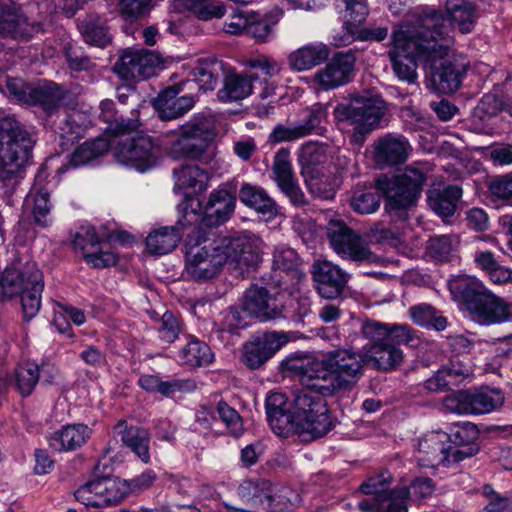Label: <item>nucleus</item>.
<instances>
[{"instance_id":"nucleus-5","label":"nucleus","mask_w":512,"mask_h":512,"mask_svg":"<svg viewBox=\"0 0 512 512\" xmlns=\"http://www.w3.org/2000/svg\"><path fill=\"white\" fill-rule=\"evenodd\" d=\"M384 113V101L376 95H355L350 103H339L333 111L338 125L352 128L350 141L358 145L377 127Z\"/></svg>"},{"instance_id":"nucleus-17","label":"nucleus","mask_w":512,"mask_h":512,"mask_svg":"<svg viewBox=\"0 0 512 512\" xmlns=\"http://www.w3.org/2000/svg\"><path fill=\"white\" fill-rule=\"evenodd\" d=\"M101 240L92 226H81L75 232L72 240L73 248L82 253L87 264L94 268H105L115 265L116 255L99 248Z\"/></svg>"},{"instance_id":"nucleus-40","label":"nucleus","mask_w":512,"mask_h":512,"mask_svg":"<svg viewBox=\"0 0 512 512\" xmlns=\"http://www.w3.org/2000/svg\"><path fill=\"white\" fill-rule=\"evenodd\" d=\"M298 157L304 180L325 170L324 164L327 161V155L321 145L312 142L302 145Z\"/></svg>"},{"instance_id":"nucleus-57","label":"nucleus","mask_w":512,"mask_h":512,"mask_svg":"<svg viewBox=\"0 0 512 512\" xmlns=\"http://www.w3.org/2000/svg\"><path fill=\"white\" fill-rule=\"evenodd\" d=\"M327 111L322 104H315L302 113V118L296 122L302 137L309 136L317 131L322 121L326 118Z\"/></svg>"},{"instance_id":"nucleus-48","label":"nucleus","mask_w":512,"mask_h":512,"mask_svg":"<svg viewBox=\"0 0 512 512\" xmlns=\"http://www.w3.org/2000/svg\"><path fill=\"white\" fill-rule=\"evenodd\" d=\"M181 239L175 227H161L152 231L146 238L147 250L155 255H164L173 251Z\"/></svg>"},{"instance_id":"nucleus-54","label":"nucleus","mask_w":512,"mask_h":512,"mask_svg":"<svg viewBox=\"0 0 512 512\" xmlns=\"http://www.w3.org/2000/svg\"><path fill=\"white\" fill-rule=\"evenodd\" d=\"M272 266L274 271L292 275L293 278L300 277L299 257L297 253L286 245H278L273 252Z\"/></svg>"},{"instance_id":"nucleus-11","label":"nucleus","mask_w":512,"mask_h":512,"mask_svg":"<svg viewBox=\"0 0 512 512\" xmlns=\"http://www.w3.org/2000/svg\"><path fill=\"white\" fill-rule=\"evenodd\" d=\"M471 455L472 451L452 447L447 433L432 431L418 439L415 457L421 467L435 468L440 465L450 466Z\"/></svg>"},{"instance_id":"nucleus-13","label":"nucleus","mask_w":512,"mask_h":512,"mask_svg":"<svg viewBox=\"0 0 512 512\" xmlns=\"http://www.w3.org/2000/svg\"><path fill=\"white\" fill-rule=\"evenodd\" d=\"M115 159L140 172L153 168L159 158V147L148 135L139 134L121 139L114 149Z\"/></svg>"},{"instance_id":"nucleus-19","label":"nucleus","mask_w":512,"mask_h":512,"mask_svg":"<svg viewBox=\"0 0 512 512\" xmlns=\"http://www.w3.org/2000/svg\"><path fill=\"white\" fill-rule=\"evenodd\" d=\"M286 342V336L279 332L254 336L243 345L242 362L250 369H258Z\"/></svg>"},{"instance_id":"nucleus-26","label":"nucleus","mask_w":512,"mask_h":512,"mask_svg":"<svg viewBox=\"0 0 512 512\" xmlns=\"http://www.w3.org/2000/svg\"><path fill=\"white\" fill-rule=\"evenodd\" d=\"M243 309L260 321H267L279 317L283 306L265 288L252 286L244 294Z\"/></svg>"},{"instance_id":"nucleus-32","label":"nucleus","mask_w":512,"mask_h":512,"mask_svg":"<svg viewBox=\"0 0 512 512\" xmlns=\"http://www.w3.org/2000/svg\"><path fill=\"white\" fill-rule=\"evenodd\" d=\"M435 59L431 62H426V66L431 69V85L433 89L442 94H450L455 92L461 83V69L450 61L441 62L437 65L438 61L444 60Z\"/></svg>"},{"instance_id":"nucleus-7","label":"nucleus","mask_w":512,"mask_h":512,"mask_svg":"<svg viewBox=\"0 0 512 512\" xmlns=\"http://www.w3.org/2000/svg\"><path fill=\"white\" fill-rule=\"evenodd\" d=\"M307 389L295 394L292 403L293 434L315 439L327 434L333 424L324 396Z\"/></svg>"},{"instance_id":"nucleus-49","label":"nucleus","mask_w":512,"mask_h":512,"mask_svg":"<svg viewBox=\"0 0 512 512\" xmlns=\"http://www.w3.org/2000/svg\"><path fill=\"white\" fill-rule=\"evenodd\" d=\"M221 69L222 63L215 57L198 59L193 68V76L199 89L203 91L214 90Z\"/></svg>"},{"instance_id":"nucleus-30","label":"nucleus","mask_w":512,"mask_h":512,"mask_svg":"<svg viewBox=\"0 0 512 512\" xmlns=\"http://www.w3.org/2000/svg\"><path fill=\"white\" fill-rule=\"evenodd\" d=\"M45 178V170H39L36 175V183L26 196L24 202L25 208L33 215L35 223L41 227H47L52 223L50 216L51 204L49 203V193L39 184Z\"/></svg>"},{"instance_id":"nucleus-16","label":"nucleus","mask_w":512,"mask_h":512,"mask_svg":"<svg viewBox=\"0 0 512 512\" xmlns=\"http://www.w3.org/2000/svg\"><path fill=\"white\" fill-rule=\"evenodd\" d=\"M355 57L352 53H338L314 74V83L319 90L330 91L344 86L352 80Z\"/></svg>"},{"instance_id":"nucleus-18","label":"nucleus","mask_w":512,"mask_h":512,"mask_svg":"<svg viewBox=\"0 0 512 512\" xmlns=\"http://www.w3.org/2000/svg\"><path fill=\"white\" fill-rule=\"evenodd\" d=\"M311 273L318 293L326 299L339 297L349 280L344 270L328 260L315 261Z\"/></svg>"},{"instance_id":"nucleus-25","label":"nucleus","mask_w":512,"mask_h":512,"mask_svg":"<svg viewBox=\"0 0 512 512\" xmlns=\"http://www.w3.org/2000/svg\"><path fill=\"white\" fill-rule=\"evenodd\" d=\"M54 132L61 139L73 142L80 138L91 120L87 112L76 109L75 105L58 110L55 118L49 120Z\"/></svg>"},{"instance_id":"nucleus-10","label":"nucleus","mask_w":512,"mask_h":512,"mask_svg":"<svg viewBox=\"0 0 512 512\" xmlns=\"http://www.w3.org/2000/svg\"><path fill=\"white\" fill-rule=\"evenodd\" d=\"M326 234L331 248L342 259L358 264H376L380 261V257L370 249L369 243L344 221L330 220Z\"/></svg>"},{"instance_id":"nucleus-44","label":"nucleus","mask_w":512,"mask_h":512,"mask_svg":"<svg viewBox=\"0 0 512 512\" xmlns=\"http://www.w3.org/2000/svg\"><path fill=\"white\" fill-rule=\"evenodd\" d=\"M177 190L191 189L193 192H201L207 188L208 173L196 165H183L173 170Z\"/></svg>"},{"instance_id":"nucleus-62","label":"nucleus","mask_w":512,"mask_h":512,"mask_svg":"<svg viewBox=\"0 0 512 512\" xmlns=\"http://www.w3.org/2000/svg\"><path fill=\"white\" fill-rule=\"evenodd\" d=\"M191 12L202 21H209L214 18H221L225 14V7L212 0H190Z\"/></svg>"},{"instance_id":"nucleus-42","label":"nucleus","mask_w":512,"mask_h":512,"mask_svg":"<svg viewBox=\"0 0 512 512\" xmlns=\"http://www.w3.org/2000/svg\"><path fill=\"white\" fill-rule=\"evenodd\" d=\"M40 271L34 264H27L22 271L17 269H6L3 272L0 287L5 297H13L21 294L31 286L29 283L32 273Z\"/></svg>"},{"instance_id":"nucleus-56","label":"nucleus","mask_w":512,"mask_h":512,"mask_svg":"<svg viewBox=\"0 0 512 512\" xmlns=\"http://www.w3.org/2000/svg\"><path fill=\"white\" fill-rule=\"evenodd\" d=\"M350 207L358 214L375 213L381 204L380 195L372 190L355 189L349 200Z\"/></svg>"},{"instance_id":"nucleus-14","label":"nucleus","mask_w":512,"mask_h":512,"mask_svg":"<svg viewBox=\"0 0 512 512\" xmlns=\"http://www.w3.org/2000/svg\"><path fill=\"white\" fill-rule=\"evenodd\" d=\"M129 486L119 478L102 477L86 482L75 492L76 500L85 506L106 507L122 501Z\"/></svg>"},{"instance_id":"nucleus-6","label":"nucleus","mask_w":512,"mask_h":512,"mask_svg":"<svg viewBox=\"0 0 512 512\" xmlns=\"http://www.w3.org/2000/svg\"><path fill=\"white\" fill-rule=\"evenodd\" d=\"M33 142L14 116L0 117V180L12 179L27 164Z\"/></svg>"},{"instance_id":"nucleus-3","label":"nucleus","mask_w":512,"mask_h":512,"mask_svg":"<svg viewBox=\"0 0 512 512\" xmlns=\"http://www.w3.org/2000/svg\"><path fill=\"white\" fill-rule=\"evenodd\" d=\"M365 365L363 349L338 348L319 359L293 362L288 368L304 388L333 396L353 389L363 377Z\"/></svg>"},{"instance_id":"nucleus-43","label":"nucleus","mask_w":512,"mask_h":512,"mask_svg":"<svg viewBox=\"0 0 512 512\" xmlns=\"http://www.w3.org/2000/svg\"><path fill=\"white\" fill-rule=\"evenodd\" d=\"M91 435V429L84 424L64 426L55 433L51 446L57 450H75L81 447Z\"/></svg>"},{"instance_id":"nucleus-36","label":"nucleus","mask_w":512,"mask_h":512,"mask_svg":"<svg viewBox=\"0 0 512 512\" xmlns=\"http://www.w3.org/2000/svg\"><path fill=\"white\" fill-rule=\"evenodd\" d=\"M362 349L365 364H371L378 370L394 369L403 360L402 351L391 342L382 346H363Z\"/></svg>"},{"instance_id":"nucleus-47","label":"nucleus","mask_w":512,"mask_h":512,"mask_svg":"<svg viewBox=\"0 0 512 512\" xmlns=\"http://www.w3.org/2000/svg\"><path fill=\"white\" fill-rule=\"evenodd\" d=\"M270 487L271 483L266 479H244L237 488V494L243 502L264 509Z\"/></svg>"},{"instance_id":"nucleus-37","label":"nucleus","mask_w":512,"mask_h":512,"mask_svg":"<svg viewBox=\"0 0 512 512\" xmlns=\"http://www.w3.org/2000/svg\"><path fill=\"white\" fill-rule=\"evenodd\" d=\"M445 12L447 18L462 34L470 33L477 19L476 9L468 0H446Z\"/></svg>"},{"instance_id":"nucleus-33","label":"nucleus","mask_w":512,"mask_h":512,"mask_svg":"<svg viewBox=\"0 0 512 512\" xmlns=\"http://www.w3.org/2000/svg\"><path fill=\"white\" fill-rule=\"evenodd\" d=\"M329 54L330 50L326 44L313 42L291 52L287 62L293 71L303 72L325 62Z\"/></svg>"},{"instance_id":"nucleus-38","label":"nucleus","mask_w":512,"mask_h":512,"mask_svg":"<svg viewBox=\"0 0 512 512\" xmlns=\"http://www.w3.org/2000/svg\"><path fill=\"white\" fill-rule=\"evenodd\" d=\"M462 196V189L458 185H448L443 189H430L427 192V201L430 208L441 217L452 216L456 210L458 200Z\"/></svg>"},{"instance_id":"nucleus-60","label":"nucleus","mask_w":512,"mask_h":512,"mask_svg":"<svg viewBox=\"0 0 512 512\" xmlns=\"http://www.w3.org/2000/svg\"><path fill=\"white\" fill-rule=\"evenodd\" d=\"M389 326L380 322L367 320L362 324L361 334L369 343L364 346H382L389 342Z\"/></svg>"},{"instance_id":"nucleus-31","label":"nucleus","mask_w":512,"mask_h":512,"mask_svg":"<svg viewBox=\"0 0 512 512\" xmlns=\"http://www.w3.org/2000/svg\"><path fill=\"white\" fill-rule=\"evenodd\" d=\"M260 78L258 73L228 72L223 79V86L218 91V98L222 102L240 101L253 92V81Z\"/></svg>"},{"instance_id":"nucleus-2","label":"nucleus","mask_w":512,"mask_h":512,"mask_svg":"<svg viewBox=\"0 0 512 512\" xmlns=\"http://www.w3.org/2000/svg\"><path fill=\"white\" fill-rule=\"evenodd\" d=\"M261 248V238L252 233L215 238L196 228L185 241V273L190 279L203 282L215 278L225 264L243 271L258 264Z\"/></svg>"},{"instance_id":"nucleus-51","label":"nucleus","mask_w":512,"mask_h":512,"mask_svg":"<svg viewBox=\"0 0 512 512\" xmlns=\"http://www.w3.org/2000/svg\"><path fill=\"white\" fill-rule=\"evenodd\" d=\"M138 384L142 389L148 392H158L166 397L173 395L175 392L188 390L193 386L190 381H162L160 377L150 374L140 376Z\"/></svg>"},{"instance_id":"nucleus-29","label":"nucleus","mask_w":512,"mask_h":512,"mask_svg":"<svg viewBox=\"0 0 512 512\" xmlns=\"http://www.w3.org/2000/svg\"><path fill=\"white\" fill-rule=\"evenodd\" d=\"M178 93L179 91L175 88H168L154 100V107L162 120L181 117L194 107L196 103L194 96H178Z\"/></svg>"},{"instance_id":"nucleus-23","label":"nucleus","mask_w":512,"mask_h":512,"mask_svg":"<svg viewBox=\"0 0 512 512\" xmlns=\"http://www.w3.org/2000/svg\"><path fill=\"white\" fill-rule=\"evenodd\" d=\"M411 145L401 135L387 134L374 144V162L380 169L404 163L410 154Z\"/></svg>"},{"instance_id":"nucleus-55","label":"nucleus","mask_w":512,"mask_h":512,"mask_svg":"<svg viewBox=\"0 0 512 512\" xmlns=\"http://www.w3.org/2000/svg\"><path fill=\"white\" fill-rule=\"evenodd\" d=\"M246 66L251 70L249 73H258L260 76L257 81H253V85L267 84L281 71V65L277 61L264 55L248 59Z\"/></svg>"},{"instance_id":"nucleus-21","label":"nucleus","mask_w":512,"mask_h":512,"mask_svg":"<svg viewBox=\"0 0 512 512\" xmlns=\"http://www.w3.org/2000/svg\"><path fill=\"white\" fill-rule=\"evenodd\" d=\"M157 57L146 50L128 49L114 66L115 72L125 80L146 79L154 74Z\"/></svg>"},{"instance_id":"nucleus-58","label":"nucleus","mask_w":512,"mask_h":512,"mask_svg":"<svg viewBox=\"0 0 512 512\" xmlns=\"http://www.w3.org/2000/svg\"><path fill=\"white\" fill-rule=\"evenodd\" d=\"M487 187L494 201L512 206V172L493 177Z\"/></svg>"},{"instance_id":"nucleus-46","label":"nucleus","mask_w":512,"mask_h":512,"mask_svg":"<svg viewBox=\"0 0 512 512\" xmlns=\"http://www.w3.org/2000/svg\"><path fill=\"white\" fill-rule=\"evenodd\" d=\"M178 361L189 368L206 366L213 361V353L206 343L191 337L179 351Z\"/></svg>"},{"instance_id":"nucleus-63","label":"nucleus","mask_w":512,"mask_h":512,"mask_svg":"<svg viewBox=\"0 0 512 512\" xmlns=\"http://www.w3.org/2000/svg\"><path fill=\"white\" fill-rule=\"evenodd\" d=\"M181 330V321L172 312L166 311L157 328L159 340L171 344L178 338Z\"/></svg>"},{"instance_id":"nucleus-4","label":"nucleus","mask_w":512,"mask_h":512,"mask_svg":"<svg viewBox=\"0 0 512 512\" xmlns=\"http://www.w3.org/2000/svg\"><path fill=\"white\" fill-rule=\"evenodd\" d=\"M430 170L428 163L415 162L392 176L378 177L375 187L386 199V210L403 211L414 206L421 197Z\"/></svg>"},{"instance_id":"nucleus-35","label":"nucleus","mask_w":512,"mask_h":512,"mask_svg":"<svg viewBox=\"0 0 512 512\" xmlns=\"http://www.w3.org/2000/svg\"><path fill=\"white\" fill-rule=\"evenodd\" d=\"M239 199L247 207L255 210L266 219H272L279 213L276 202L259 186L245 183L239 190Z\"/></svg>"},{"instance_id":"nucleus-53","label":"nucleus","mask_w":512,"mask_h":512,"mask_svg":"<svg viewBox=\"0 0 512 512\" xmlns=\"http://www.w3.org/2000/svg\"><path fill=\"white\" fill-rule=\"evenodd\" d=\"M39 378V366L34 362H25L15 369L13 383L20 395L27 397L34 391Z\"/></svg>"},{"instance_id":"nucleus-41","label":"nucleus","mask_w":512,"mask_h":512,"mask_svg":"<svg viewBox=\"0 0 512 512\" xmlns=\"http://www.w3.org/2000/svg\"><path fill=\"white\" fill-rule=\"evenodd\" d=\"M84 41L93 46L105 47L111 42V35L105 19L98 15H88L78 24Z\"/></svg>"},{"instance_id":"nucleus-64","label":"nucleus","mask_w":512,"mask_h":512,"mask_svg":"<svg viewBox=\"0 0 512 512\" xmlns=\"http://www.w3.org/2000/svg\"><path fill=\"white\" fill-rule=\"evenodd\" d=\"M482 494L487 500L485 505L487 512H512V496L501 495L490 485L483 486Z\"/></svg>"},{"instance_id":"nucleus-45","label":"nucleus","mask_w":512,"mask_h":512,"mask_svg":"<svg viewBox=\"0 0 512 512\" xmlns=\"http://www.w3.org/2000/svg\"><path fill=\"white\" fill-rule=\"evenodd\" d=\"M121 440L145 464L150 463V433L138 426H125L121 431Z\"/></svg>"},{"instance_id":"nucleus-9","label":"nucleus","mask_w":512,"mask_h":512,"mask_svg":"<svg viewBox=\"0 0 512 512\" xmlns=\"http://www.w3.org/2000/svg\"><path fill=\"white\" fill-rule=\"evenodd\" d=\"M461 293L467 311L479 324L501 323L512 316L511 305L506 304L478 283L466 282L463 284Z\"/></svg>"},{"instance_id":"nucleus-39","label":"nucleus","mask_w":512,"mask_h":512,"mask_svg":"<svg viewBox=\"0 0 512 512\" xmlns=\"http://www.w3.org/2000/svg\"><path fill=\"white\" fill-rule=\"evenodd\" d=\"M110 143L105 138L86 141L75 149L69 163L59 168V173L66 172L70 167L76 168L103 156L109 149Z\"/></svg>"},{"instance_id":"nucleus-61","label":"nucleus","mask_w":512,"mask_h":512,"mask_svg":"<svg viewBox=\"0 0 512 512\" xmlns=\"http://www.w3.org/2000/svg\"><path fill=\"white\" fill-rule=\"evenodd\" d=\"M454 244V240L451 236H434L427 242L426 253L436 261H447L454 249Z\"/></svg>"},{"instance_id":"nucleus-8","label":"nucleus","mask_w":512,"mask_h":512,"mask_svg":"<svg viewBox=\"0 0 512 512\" xmlns=\"http://www.w3.org/2000/svg\"><path fill=\"white\" fill-rule=\"evenodd\" d=\"M391 474L384 472L370 477L361 485L368 498L358 503L362 512H408L410 491L407 487L389 489Z\"/></svg>"},{"instance_id":"nucleus-34","label":"nucleus","mask_w":512,"mask_h":512,"mask_svg":"<svg viewBox=\"0 0 512 512\" xmlns=\"http://www.w3.org/2000/svg\"><path fill=\"white\" fill-rule=\"evenodd\" d=\"M335 9L343 20V27L347 36L341 41V45L349 44L355 39L359 27L368 15L366 5L358 0H335Z\"/></svg>"},{"instance_id":"nucleus-12","label":"nucleus","mask_w":512,"mask_h":512,"mask_svg":"<svg viewBox=\"0 0 512 512\" xmlns=\"http://www.w3.org/2000/svg\"><path fill=\"white\" fill-rule=\"evenodd\" d=\"M504 403V394L497 388L482 387L474 392L458 391L446 396L443 406L456 414H486Z\"/></svg>"},{"instance_id":"nucleus-20","label":"nucleus","mask_w":512,"mask_h":512,"mask_svg":"<svg viewBox=\"0 0 512 512\" xmlns=\"http://www.w3.org/2000/svg\"><path fill=\"white\" fill-rule=\"evenodd\" d=\"M289 157L287 148H281L275 154L272 166L274 180L294 206H303L306 204L305 195L297 183Z\"/></svg>"},{"instance_id":"nucleus-24","label":"nucleus","mask_w":512,"mask_h":512,"mask_svg":"<svg viewBox=\"0 0 512 512\" xmlns=\"http://www.w3.org/2000/svg\"><path fill=\"white\" fill-rule=\"evenodd\" d=\"M236 197L225 188L213 190L203 209L198 228L218 227L228 221L234 212Z\"/></svg>"},{"instance_id":"nucleus-15","label":"nucleus","mask_w":512,"mask_h":512,"mask_svg":"<svg viewBox=\"0 0 512 512\" xmlns=\"http://www.w3.org/2000/svg\"><path fill=\"white\" fill-rule=\"evenodd\" d=\"M210 136V121L205 116H196L182 126L180 134L171 141L169 153L174 159L198 158Z\"/></svg>"},{"instance_id":"nucleus-27","label":"nucleus","mask_w":512,"mask_h":512,"mask_svg":"<svg viewBox=\"0 0 512 512\" xmlns=\"http://www.w3.org/2000/svg\"><path fill=\"white\" fill-rule=\"evenodd\" d=\"M35 31L36 27L10 0H0V35L28 39Z\"/></svg>"},{"instance_id":"nucleus-52","label":"nucleus","mask_w":512,"mask_h":512,"mask_svg":"<svg viewBox=\"0 0 512 512\" xmlns=\"http://www.w3.org/2000/svg\"><path fill=\"white\" fill-rule=\"evenodd\" d=\"M413 322L421 327L443 331L447 327V319L430 304L421 303L409 309Z\"/></svg>"},{"instance_id":"nucleus-59","label":"nucleus","mask_w":512,"mask_h":512,"mask_svg":"<svg viewBox=\"0 0 512 512\" xmlns=\"http://www.w3.org/2000/svg\"><path fill=\"white\" fill-rule=\"evenodd\" d=\"M308 190L317 198L330 200L336 194V183L325 170L304 180Z\"/></svg>"},{"instance_id":"nucleus-28","label":"nucleus","mask_w":512,"mask_h":512,"mask_svg":"<svg viewBox=\"0 0 512 512\" xmlns=\"http://www.w3.org/2000/svg\"><path fill=\"white\" fill-rule=\"evenodd\" d=\"M292 410L288 408L286 396L280 392H272L266 398V414L273 432L281 437L293 434Z\"/></svg>"},{"instance_id":"nucleus-50","label":"nucleus","mask_w":512,"mask_h":512,"mask_svg":"<svg viewBox=\"0 0 512 512\" xmlns=\"http://www.w3.org/2000/svg\"><path fill=\"white\" fill-rule=\"evenodd\" d=\"M30 278V284L23 293H21V303L24 316L31 319L37 315L41 307V293L44 288L43 276L41 271H34Z\"/></svg>"},{"instance_id":"nucleus-22","label":"nucleus","mask_w":512,"mask_h":512,"mask_svg":"<svg viewBox=\"0 0 512 512\" xmlns=\"http://www.w3.org/2000/svg\"><path fill=\"white\" fill-rule=\"evenodd\" d=\"M29 99L43 107L48 113L49 120L55 118L58 110L76 105L73 93L55 83L38 85L29 89Z\"/></svg>"},{"instance_id":"nucleus-1","label":"nucleus","mask_w":512,"mask_h":512,"mask_svg":"<svg viewBox=\"0 0 512 512\" xmlns=\"http://www.w3.org/2000/svg\"><path fill=\"white\" fill-rule=\"evenodd\" d=\"M440 11L429 9L417 23H404L392 32V47L388 52L394 74L399 80L414 83L417 63L442 59L449 54L454 39Z\"/></svg>"}]
</instances>
